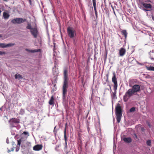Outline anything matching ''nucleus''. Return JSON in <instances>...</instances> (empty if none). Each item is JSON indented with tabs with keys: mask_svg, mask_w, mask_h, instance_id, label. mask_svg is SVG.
Returning a JSON list of instances; mask_svg holds the SVG:
<instances>
[{
	"mask_svg": "<svg viewBox=\"0 0 154 154\" xmlns=\"http://www.w3.org/2000/svg\"><path fill=\"white\" fill-rule=\"evenodd\" d=\"M140 90L139 85H135L132 87L131 89H128L125 93L123 97V100L125 102H127L130 97L135 93L139 92Z\"/></svg>",
	"mask_w": 154,
	"mask_h": 154,
	"instance_id": "1",
	"label": "nucleus"
},
{
	"mask_svg": "<svg viewBox=\"0 0 154 154\" xmlns=\"http://www.w3.org/2000/svg\"><path fill=\"white\" fill-rule=\"evenodd\" d=\"M64 82L62 88L63 98L65 99L66 98V95L67 91V89L68 88L69 84V78L67 73V71L66 69H65L64 70Z\"/></svg>",
	"mask_w": 154,
	"mask_h": 154,
	"instance_id": "2",
	"label": "nucleus"
},
{
	"mask_svg": "<svg viewBox=\"0 0 154 154\" xmlns=\"http://www.w3.org/2000/svg\"><path fill=\"white\" fill-rule=\"evenodd\" d=\"M116 114V120L118 123L120 122L121 117L122 116V110L120 105L118 104L116 107L115 109Z\"/></svg>",
	"mask_w": 154,
	"mask_h": 154,
	"instance_id": "3",
	"label": "nucleus"
},
{
	"mask_svg": "<svg viewBox=\"0 0 154 154\" xmlns=\"http://www.w3.org/2000/svg\"><path fill=\"white\" fill-rule=\"evenodd\" d=\"M20 122V120L19 119L15 118H11L8 121V123L12 128L15 127L16 124L19 123Z\"/></svg>",
	"mask_w": 154,
	"mask_h": 154,
	"instance_id": "4",
	"label": "nucleus"
},
{
	"mask_svg": "<svg viewBox=\"0 0 154 154\" xmlns=\"http://www.w3.org/2000/svg\"><path fill=\"white\" fill-rule=\"evenodd\" d=\"M67 32L69 37L71 38H74L76 35L75 31L72 27H68L67 28Z\"/></svg>",
	"mask_w": 154,
	"mask_h": 154,
	"instance_id": "5",
	"label": "nucleus"
},
{
	"mask_svg": "<svg viewBox=\"0 0 154 154\" xmlns=\"http://www.w3.org/2000/svg\"><path fill=\"white\" fill-rule=\"evenodd\" d=\"M26 21V19L16 18L12 20L11 22L14 24H17L24 23Z\"/></svg>",
	"mask_w": 154,
	"mask_h": 154,
	"instance_id": "6",
	"label": "nucleus"
},
{
	"mask_svg": "<svg viewBox=\"0 0 154 154\" xmlns=\"http://www.w3.org/2000/svg\"><path fill=\"white\" fill-rule=\"evenodd\" d=\"M30 32L34 38H36L37 37L38 32L36 26L32 29L31 30H30Z\"/></svg>",
	"mask_w": 154,
	"mask_h": 154,
	"instance_id": "7",
	"label": "nucleus"
},
{
	"mask_svg": "<svg viewBox=\"0 0 154 154\" xmlns=\"http://www.w3.org/2000/svg\"><path fill=\"white\" fill-rule=\"evenodd\" d=\"M113 77L112 79V82L114 83V85L113 87H117L118 84L117 81V79L116 77V74L115 72H114L113 73Z\"/></svg>",
	"mask_w": 154,
	"mask_h": 154,
	"instance_id": "8",
	"label": "nucleus"
},
{
	"mask_svg": "<svg viewBox=\"0 0 154 154\" xmlns=\"http://www.w3.org/2000/svg\"><path fill=\"white\" fill-rule=\"evenodd\" d=\"M14 44L9 43L8 44L6 45L5 43H0V47L2 48H5L7 47H11L14 45Z\"/></svg>",
	"mask_w": 154,
	"mask_h": 154,
	"instance_id": "9",
	"label": "nucleus"
},
{
	"mask_svg": "<svg viewBox=\"0 0 154 154\" xmlns=\"http://www.w3.org/2000/svg\"><path fill=\"white\" fill-rule=\"evenodd\" d=\"M42 145H36L33 147V149L35 151H39L42 149Z\"/></svg>",
	"mask_w": 154,
	"mask_h": 154,
	"instance_id": "10",
	"label": "nucleus"
},
{
	"mask_svg": "<svg viewBox=\"0 0 154 154\" xmlns=\"http://www.w3.org/2000/svg\"><path fill=\"white\" fill-rule=\"evenodd\" d=\"M125 52L126 51L125 48H121L119 51V55L120 56H123L125 54Z\"/></svg>",
	"mask_w": 154,
	"mask_h": 154,
	"instance_id": "11",
	"label": "nucleus"
},
{
	"mask_svg": "<svg viewBox=\"0 0 154 154\" xmlns=\"http://www.w3.org/2000/svg\"><path fill=\"white\" fill-rule=\"evenodd\" d=\"M67 124L66 123L65 124V128H64V140L65 141V144H66L65 147H67V142H66V141H67V137L66 136V135Z\"/></svg>",
	"mask_w": 154,
	"mask_h": 154,
	"instance_id": "12",
	"label": "nucleus"
},
{
	"mask_svg": "<svg viewBox=\"0 0 154 154\" xmlns=\"http://www.w3.org/2000/svg\"><path fill=\"white\" fill-rule=\"evenodd\" d=\"M123 140L125 142L127 143H131L132 141V139L130 137H124L123 138Z\"/></svg>",
	"mask_w": 154,
	"mask_h": 154,
	"instance_id": "13",
	"label": "nucleus"
},
{
	"mask_svg": "<svg viewBox=\"0 0 154 154\" xmlns=\"http://www.w3.org/2000/svg\"><path fill=\"white\" fill-rule=\"evenodd\" d=\"M26 50L28 51L29 52L31 53H35L36 52H40L41 51V49H35V50H29L27 49H26Z\"/></svg>",
	"mask_w": 154,
	"mask_h": 154,
	"instance_id": "14",
	"label": "nucleus"
},
{
	"mask_svg": "<svg viewBox=\"0 0 154 154\" xmlns=\"http://www.w3.org/2000/svg\"><path fill=\"white\" fill-rule=\"evenodd\" d=\"M142 4L143 6L146 9L151 8H152V5L150 4L143 3Z\"/></svg>",
	"mask_w": 154,
	"mask_h": 154,
	"instance_id": "15",
	"label": "nucleus"
},
{
	"mask_svg": "<svg viewBox=\"0 0 154 154\" xmlns=\"http://www.w3.org/2000/svg\"><path fill=\"white\" fill-rule=\"evenodd\" d=\"M121 34L124 35L125 39H126L127 38L128 33L126 30H121Z\"/></svg>",
	"mask_w": 154,
	"mask_h": 154,
	"instance_id": "16",
	"label": "nucleus"
},
{
	"mask_svg": "<svg viewBox=\"0 0 154 154\" xmlns=\"http://www.w3.org/2000/svg\"><path fill=\"white\" fill-rule=\"evenodd\" d=\"M54 99L53 96H52L51 97V99L49 101V104L50 105H54Z\"/></svg>",
	"mask_w": 154,
	"mask_h": 154,
	"instance_id": "17",
	"label": "nucleus"
},
{
	"mask_svg": "<svg viewBox=\"0 0 154 154\" xmlns=\"http://www.w3.org/2000/svg\"><path fill=\"white\" fill-rule=\"evenodd\" d=\"M3 16L5 19H8L9 17V15L7 13L4 12L3 13Z\"/></svg>",
	"mask_w": 154,
	"mask_h": 154,
	"instance_id": "18",
	"label": "nucleus"
},
{
	"mask_svg": "<svg viewBox=\"0 0 154 154\" xmlns=\"http://www.w3.org/2000/svg\"><path fill=\"white\" fill-rule=\"evenodd\" d=\"M117 87H113V90L114 92L112 93V96L114 98L116 96V90L117 89Z\"/></svg>",
	"mask_w": 154,
	"mask_h": 154,
	"instance_id": "19",
	"label": "nucleus"
},
{
	"mask_svg": "<svg viewBox=\"0 0 154 154\" xmlns=\"http://www.w3.org/2000/svg\"><path fill=\"white\" fill-rule=\"evenodd\" d=\"M15 78V79H22L23 77L20 74H16L14 75Z\"/></svg>",
	"mask_w": 154,
	"mask_h": 154,
	"instance_id": "20",
	"label": "nucleus"
},
{
	"mask_svg": "<svg viewBox=\"0 0 154 154\" xmlns=\"http://www.w3.org/2000/svg\"><path fill=\"white\" fill-rule=\"evenodd\" d=\"M147 69L148 70L154 71V67L152 66L147 67Z\"/></svg>",
	"mask_w": 154,
	"mask_h": 154,
	"instance_id": "21",
	"label": "nucleus"
},
{
	"mask_svg": "<svg viewBox=\"0 0 154 154\" xmlns=\"http://www.w3.org/2000/svg\"><path fill=\"white\" fill-rule=\"evenodd\" d=\"M33 28H32L31 26V24L29 23L28 24V25L26 26V28L28 29H30V30H31L32 29H33Z\"/></svg>",
	"mask_w": 154,
	"mask_h": 154,
	"instance_id": "22",
	"label": "nucleus"
},
{
	"mask_svg": "<svg viewBox=\"0 0 154 154\" xmlns=\"http://www.w3.org/2000/svg\"><path fill=\"white\" fill-rule=\"evenodd\" d=\"M17 145L20 146L21 143L22 141V139L21 138L19 140H17Z\"/></svg>",
	"mask_w": 154,
	"mask_h": 154,
	"instance_id": "23",
	"label": "nucleus"
},
{
	"mask_svg": "<svg viewBox=\"0 0 154 154\" xmlns=\"http://www.w3.org/2000/svg\"><path fill=\"white\" fill-rule=\"evenodd\" d=\"M135 110V108L134 107L131 108L130 109V112H134Z\"/></svg>",
	"mask_w": 154,
	"mask_h": 154,
	"instance_id": "24",
	"label": "nucleus"
},
{
	"mask_svg": "<svg viewBox=\"0 0 154 154\" xmlns=\"http://www.w3.org/2000/svg\"><path fill=\"white\" fill-rule=\"evenodd\" d=\"M94 8L96 7V0H92Z\"/></svg>",
	"mask_w": 154,
	"mask_h": 154,
	"instance_id": "25",
	"label": "nucleus"
},
{
	"mask_svg": "<svg viewBox=\"0 0 154 154\" xmlns=\"http://www.w3.org/2000/svg\"><path fill=\"white\" fill-rule=\"evenodd\" d=\"M151 141L150 140H148L146 141V144L148 146H150L151 145Z\"/></svg>",
	"mask_w": 154,
	"mask_h": 154,
	"instance_id": "26",
	"label": "nucleus"
},
{
	"mask_svg": "<svg viewBox=\"0 0 154 154\" xmlns=\"http://www.w3.org/2000/svg\"><path fill=\"white\" fill-rule=\"evenodd\" d=\"M94 10L95 11V16H96V17L97 18V11L96 9V7H95V8H94Z\"/></svg>",
	"mask_w": 154,
	"mask_h": 154,
	"instance_id": "27",
	"label": "nucleus"
},
{
	"mask_svg": "<svg viewBox=\"0 0 154 154\" xmlns=\"http://www.w3.org/2000/svg\"><path fill=\"white\" fill-rule=\"evenodd\" d=\"M146 123H147V124L148 125V126H149V128H150L151 127V125H150L149 123V122L147 121L146 122Z\"/></svg>",
	"mask_w": 154,
	"mask_h": 154,
	"instance_id": "28",
	"label": "nucleus"
},
{
	"mask_svg": "<svg viewBox=\"0 0 154 154\" xmlns=\"http://www.w3.org/2000/svg\"><path fill=\"white\" fill-rule=\"evenodd\" d=\"M5 54V53L4 52H2L1 51H0V55H2V54Z\"/></svg>",
	"mask_w": 154,
	"mask_h": 154,
	"instance_id": "29",
	"label": "nucleus"
},
{
	"mask_svg": "<svg viewBox=\"0 0 154 154\" xmlns=\"http://www.w3.org/2000/svg\"><path fill=\"white\" fill-rule=\"evenodd\" d=\"M23 134H24L25 135H26L27 134H29L28 132H26V131L23 132Z\"/></svg>",
	"mask_w": 154,
	"mask_h": 154,
	"instance_id": "30",
	"label": "nucleus"
},
{
	"mask_svg": "<svg viewBox=\"0 0 154 154\" xmlns=\"http://www.w3.org/2000/svg\"><path fill=\"white\" fill-rule=\"evenodd\" d=\"M141 130L142 131L144 132V131L145 129L143 127H142L141 128Z\"/></svg>",
	"mask_w": 154,
	"mask_h": 154,
	"instance_id": "31",
	"label": "nucleus"
},
{
	"mask_svg": "<svg viewBox=\"0 0 154 154\" xmlns=\"http://www.w3.org/2000/svg\"><path fill=\"white\" fill-rule=\"evenodd\" d=\"M109 76V74H106V76L107 77V80H108Z\"/></svg>",
	"mask_w": 154,
	"mask_h": 154,
	"instance_id": "32",
	"label": "nucleus"
},
{
	"mask_svg": "<svg viewBox=\"0 0 154 154\" xmlns=\"http://www.w3.org/2000/svg\"><path fill=\"white\" fill-rule=\"evenodd\" d=\"M28 1L29 2V4H30V5H32L31 0H30Z\"/></svg>",
	"mask_w": 154,
	"mask_h": 154,
	"instance_id": "33",
	"label": "nucleus"
},
{
	"mask_svg": "<svg viewBox=\"0 0 154 154\" xmlns=\"http://www.w3.org/2000/svg\"><path fill=\"white\" fill-rule=\"evenodd\" d=\"M56 127V126H55L54 127V132L55 133H56V130H55Z\"/></svg>",
	"mask_w": 154,
	"mask_h": 154,
	"instance_id": "34",
	"label": "nucleus"
},
{
	"mask_svg": "<svg viewBox=\"0 0 154 154\" xmlns=\"http://www.w3.org/2000/svg\"><path fill=\"white\" fill-rule=\"evenodd\" d=\"M134 136L135 137L137 138V135H136V134L135 133H134Z\"/></svg>",
	"mask_w": 154,
	"mask_h": 154,
	"instance_id": "35",
	"label": "nucleus"
},
{
	"mask_svg": "<svg viewBox=\"0 0 154 154\" xmlns=\"http://www.w3.org/2000/svg\"><path fill=\"white\" fill-rule=\"evenodd\" d=\"M150 59L151 60H154V58H152V57H150Z\"/></svg>",
	"mask_w": 154,
	"mask_h": 154,
	"instance_id": "36",
	"label": "nucleus"
},
{
	"mask_svg": "<svg viewBox=\"0 0 154 154\" xmlns=\"http://www.w3.org/2000/svg\"><path fill=\"white\" fill-rule=\"evenodd\" d=\"M14 147L13 148H12L11 149V151H14Z\"/></svg>",
	"mask_w": 154,
	"mask_h": 154,
	"instance_id": "37",
	"label": "nucleus"
},
{
	"mask_svg": "<svg viewBox=\"0 0 154 154\" xmlns=\"http://www.w3.org/2000/svg\"><path fill=\"white\" fill-rule=\"evenodd\" d=\"M111 7H112V9L113 10H114V7H113V6H112L111 5Z\"/></svg>",
	"mask_w": 154,
	"mask_h": 154,
	"instance_id": "38",
	"label": "nucleus"
},
{
	"mask_svg": "<svg viewBox=\"0 0 154 154\" xmlns=\"http://www.w3.org/2000/svg\"><path fill=\"white\" fill-rule=\"evenodd\" d=\"M113 13H114V14H115V15H116V14L115 12V10H113Z\"/></svg>",
	"mask_w": 154,
	"mask_h": 154,
	"instance_id": "39",
	"label": "nucleus"
},
{
	"mask_svg": "<svg viewBox=\"0 0 154 154\" xmlns=\"http://www.w3.org/2000/svg\"><path fill=\"white\" fill-rule=\"evenodd\" d=\"M152 19L154 21V17H152Z\"/></svg>",
	"mask_w": 154,
	"mask_h": 154,
	"instance_id": "40",
	"label": "nucleus"
},
{
	"mask_svg": "<svg viewBox=\"0 0 154 154\" xmlns=\"http://www.w3.org/2000/svg\"><path fill=\"white\" fill-rule=\"evenodd\" d=\"M109 86V87H110V90L111 91V87L110 85Z\"/></svg>",
	"mask_w": 154,
	"mask_h": 154,
	"instance_id": "41",
	"label": "nucleus"
},
{
	"mask_svg": "<svg viewBox=\"0 0 154 154\" xmlns=\"http://www.w3.org/2000/svg\"><path fill=\"white\" fill-rule=\"evenodd\" d=\"M8 152L11 151H10L9 150H8Z\"/></svg>",
	"mask_w": 154,
	"mask_h": 154,
	"instance_id": "42",
	"label": "nucleus"
},
{
	"mask_svg": "<svg viewBox=\"0 0 154 154\" xmlns=\"http://www.w3.org/2000/svg\"><path fill=\"white\" fill-rule=\"evenodd\" d=\"M4 1H7V0H3Z\"/></svg>",
	"mask_w": 154,
	"mask_h": 154,
	"instance_id": "43",
	"label": "nucleus"
}]
</instances>
